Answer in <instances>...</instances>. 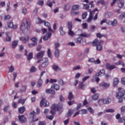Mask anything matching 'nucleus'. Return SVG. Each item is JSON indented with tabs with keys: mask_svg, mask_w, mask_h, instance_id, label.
Instances as JSON below:
<instances>
[{
	"mask_svg": "<svg viewBox=\"0 0 125 125\" xmlns=\"http://www.w3.org/2000/svg\"><path fill=\"white\" fill-rule=\"evenodd\" d=\"M75 110L73 109H69L67 112V113L65 115V117H66V118H69L70 117H71V116H72V113H74V111Z\"/></svg>",
	"mask_w": 125,
	"mask_h": 125,
	"instance_id": "24",
	"label": "nucleus"
},
{
	"mask_svg": "<svg viewBox=\"0 0 125 125\" xmlns=\"http://www.w3.org/2000/svg\"><path fill=\"white\" fill-rule=\"evenodd\" d=\"M60 32L61 36H64L66 34V32L63 30V27L62 26L60 27Z\"/></svg>",
	"mask_w": 125,
	"mask_h": 125,
	"instance_id": "36",
	"label": "nucleus"
},
{
	"mask_svg": "<svg viewBox=\"0 0 125 125\" xmlns=\"http://www.w3.org/2000/svg\"><path fill=\"white\" fill-rule=\"evenodd\" d=\"M47 53L48 57H49V58H51V50H50V49H48Z\"/></svg>",
	"mask_w": 125,
	"mask_h": 125,
	"instance_id": "50",
	"label": "nucleus"
},
{
	"mask_svg": "<svg viewBox=\"0 0 125 125\" xmlns=\"http://www.w3.org/2000/svg\"><path fill=\"white\" fill-rule=\"evenodd\" d=\"M44 25L46 26V27H48V30L49 32H52V33H54V31L52 30L51 28V27H50V23L48 22V21H44Z\"/></svg>",
	"mask_w": 125,
	"mask_h": 125,
	"instance_id": "14",
	"label": "nucleus"
},
{
	"mask_svg": "<svg viewBox=\"0 0 125 125\" xmlns=\"http://www.w3.org/2000/svg\"><path fill=\"white\" fill-rule=\"evenodd\" d=\"M116 118L117 120H119L118 123H124V122H125L124 125H125V116L121 118V114L118 113L116 115Z\"/></svg>",
	"mask_w": 125,
	"mask_h": 125,
	"instance_id": "9",
	"label": "nucleus"
},
{
	"mask_svg": "<svg viewBox=\"0 0 125 125\" xmlns=\"http://www.w3.org/2000/svg\"><path fill=\"white\" fill-rule=\"evenodd\" d=\"M43 82L42 81V78H40V79L38 80L37 82V87H41L42 85Z\"/></svg>",
	"mask_w": 125,
	"mask_h": 125,
	"instance_id": "28",
	"label": "nucleus"
},
{
	"mask_svg": "<svg viewBox=\"0 0 125 125\" xmlns=\"http://www.w3.org/2000/svg\"><path fill=\"white\" fill-rule=\"evenodd\" d=\"M117 2L118 5V7L120 8H122L124 7L125 4V1L124 0H117Z\"/></svg>",
	"mask_w": 125,
	"mask_h": 125,
	"instance_id": "13",
	"label": "nucleus"
},
{
	"mask_svg": "<svg viewBox=\"0 0 125 125\" xmlns=\"http://www.w3.org/2000/svg\"><path fill=\"white\" fill-rule=\"evenodd\" d=\"M46 123L45 121H39L38 123V125H46Z\"/></svg>",
	"mask_w": 125,
	"mask_h": 125,
	"instance_id": "54",
	"label": "nucleus"
},
{
	"mask_svg": "<svg viewBox=\"0 0 125 125\" xmlns=\"http://www.w3.org/2000/svg\"><path fill=\"white\" fill-rule=\"evenodd\" d=\"M71 7L69 4H65L64 7H63V9L64 11H69L70 10V8Z\"/></svg>",
	"mask_w": 125,
	"mask_h": 125,
	"instance_id": "26",
	"label": "nucleus"
},
{
	"mask_svg": "<svg viewBox=\"0 0 125 125\" xmlns=\"http://www.w3.org/2000/svg\"><path fill=\"white\" fill-rule=\"evenodd\" d=\"M22 13H23V14L25 15L26 14V13H27V8L23 7L22 8Z\"/></svg>",
	"mask_w": 125,
	"mask_h": 125,
	"instance_id": "58",
	"label": "nucleus"
},
{
	"mask_svg": "<svg viewBox=\"0 0 125 125\" xmlns=\"http://www.w3.org/2000/svg\"><path fill=\"white\" fill-rule=\"evenodd\" d=\"M36 71H37V68H36L34 66H32L30 69V72L32 73H34V72H36Z\"/></svg>",
	"mask_w": 125,
	"mask_h": 125,
	"instance_id": "53",
	"label": "nucleus"
},
{
	"mask_svg": "<svg viewBox=\"0 0 125 125\" xmlns=\"http://www.w3.org/2000/svg\"><path fill=\"white\" fill-rule=\"evenodd\" d=\"M80 9V6L78 4H74L72 6V10H79Z\"/></svg>",
	"mask_w": 125,
	"mask_h": 125,
	"instance_id": "33",
	"label": "nucleus"
},
{
	"mask_svg": "<svg viewBox=\"0 0 125 125\" xmlns=\"http://www.w3.org/2000/svg\"><path fill=\"white\" fill-rule=\"evenodd\" d=\"M30 118L32 119V122H38L39 121V118H36V119L35 118H36V112L35 111H32L30 113Z\"/></svg>",
	"mask_w": 125,
	"mask_h": 125,
	"instance_id": "11",
	"label": "nucleus"
},
{
	"mask_svg": "<svg viewBox=\"0 0 125 125\" xmlns=\"http://www.w3.org/2000/svg\"><path fill=\"white\" fill-rule=\"evenodd\" d=\"M73 98H74V95H73V93H72V92H70L69 93L68 99H69V100H72Z\"/></svg>",
	"mask_w": 125,
	"mask_h": 125,
	"instance_id": "43",
	"label": "nucleus"
},
{
	"mask_svg": "<svg viewBox=\"0 0 125 125\" xmlns=\"http://www.w3.org/2000/svg\"><path fill=\"white\" fill-rule=\"evenodd\" d=\"M45 93L48 94H52L54 95L55 94V91L51 88L46 89L45 90Z\"/></svg>",
	"mask_w": 125,
	"mask_h": 125,
	"instance_id": "17",
	"label": "nucleus"
},
{
	"mask_svg": "<svg viewBox=\"0 0 125 125\" xmlns=\"http://www.w3.org/2000/svg\"><path fill=\"white\" fill-rule=\"evenodd\" d=\"M54 47L55 49L54 52L55 56L57 58H58V57H59V54H60V50H59V49H58V48L60 47V43L55 42L54 43Z\"/></svg>",
	"mask_w": 125,
	"mask_h": 125,
	"instance_id": "5",
	"label": "nucleus"
},
{
	"mask_svg": "<svg viewBox=\"0 0 125 125\" xmlns=\"http://www.w3.org/2000/svg\"><path fill=\"white\" fill-rule=\"evenodd\" d=\"M30 41H32V42H34V43H36V45L38 44V38L36 37H33L30 39Z\"/></svg>",
	"mask_w": 125,
	"mask_h": 125,
	"instance_id": "40",
	"label": "nucleus"
},
{
	"mask_svg": "<svg viewBox=\"0 0 125 125\" xmlns=\"http://www.w3.org/2000/svg\"><path fill=\"white\" fill-rule=\"evenodd\" d=\"M67 28L68 29V35L70 36V37H74V36H75V33H74V31H72V29H73L72 21L68 22Z\"/></svg>",
	"mask_w": 125,
	"mask_h": 125,
	"instance_id": "6",
	"label": "nucleus"
},
{
	"mask_svg": "<svg viewBox=\"0 0 125 125\" xmlns=\"http://www.w3.org/2000/svg\"><path fill=\"white\" fill-rule=\"evenodd\" d=\"M79 37H83V38H89L90 37V34H87L86 33L84 32L83 33H81Z\"/></svg>",
	"mask_w": 125,
	"mask_h": 125,
	"instance_id": "27",
	"label": "nucleus"
},
{
	"mask_svg": "<svg viewBox=\"0 0 125 125\" xmlns=\"http://www.w3.org/2000/svg\"><path fill=\"white\" fill-rule=\"evenodd\" d=\"M105 70L102 69L99 72L96 73V77H101L102 76H104L105 75Z\"/></svg>",
	"mask_w": 125,
	"mask_h": 125,
	"instance_id": "15",
	"label": "nucleus"
},
{
	"mask_svg": "<svg viewBox=\"0 0 125 125\" xmlns=\"http://www.w3.org/2000/svg\"><path fill=\"white\" fill-rule=\"evenodd\" d=\"M103 41H98V39H96L92 42L93 46H96L97 50L99 51H101L103 49L102 43H103Z\"/></svg>",
	"mask_w": 125,
	"mask_h": 125,
	"instance_id": "3",
	"label": "nucleus"
},
{
	"mask_svg": "<svg viewBox=\"0 0 125 125\" xmlns=\"http://www.w3.org/2000/svg\"><path fill=\"white\" fill-rule=\"evenodd\" d=\"M88 12L90 13V14L87 21L88 22V23H90L93 19V16H92V12H91V10H89Z\"/></svg>",
	"mask_w": 125,
	"mask_h": 125,
	"instance_id": "21",
	"label": "nucleus"
},
{
	"mask_svg": "<svg viewBox=\"0 0 125 125\" xmlns=\"http://www.w3.org/2000/svg\"><path fill=\"white\" fill-rule=\"evenodd\" d=\"M83 8L86 10H88V9H89V5L87 4H83Z\"/></svg>",
	"mask_w": 125,
	"mask_h": 125,
	"instance_id": "44",
	"label": "nucleus"
},
{
	"mask_svg": "<svg viewBox=\"0 0 125 125\" xmlns=\"http://www.w3.org/2000/svg\"><path fill=\"white\" fill-rule=\"evenodd\" d=\"M8 108H9V104L6 105L4 107V108H3L4 112H7V110H8Z\"/></svg>",
	"mask_w": 125,
	"mask_h": 125,
	"instance_id": "60",
	"label": "nucleus"
},
{
	"mask_svg": "<svg viewBox=\"0 0 125 125\" xmlns=\"http://www.w3.org/2000/svg\"><path fill=\"white\" fill-rule=\"evenodd\" d=\"M20 40L21 41H22L24 43H26L27 42H29L30 37H29V35H25L24 37L21 38Z\"/></svg>",
	"mask_w": 125,
	"mask_h": 125,
	"instance_id": "12",
	"label": "nucleus"
},
{
	"mask_svg": "<svg viewBox=\"0 0 125 125\" xmlns=\"http://www.w3.org/2000/svg\"><path fill=\"white\" fill-rule=\"evenodd\" d=\"M26 22L27 27H26V23H25V22H22L21 26V31H22V33H24V32H25V30H26V29L28 30V28H30V26L31 25V22L30 21L29 19H26Z\"/></svg>",
	"mask_w": 125,
	"mask_h": 125,
	"instance_id": "4",
	"label": "nucleus"
},
{
	"mask_svg": "<svg viewBox=\"0 0 125 125\" xmlns=\"http://www.w3.org/2000/svg\"><path fill=\"white\" fill-rule=\"evenodd\" d=\"M121 83H122V84H125V77L122 78Z\"/></svg>",
	"mask_w": 125,
	"mask_h": 125,
	"instance_id": "64",
	"label": "nucleus"
},
{
	"mask_svg": "<svg viewBox=\"0 0 125 125\" xmlns=\"http://www.w3.org/2000/svg\"><path fill=\"white\" fill-rule=\"evenodd\" d=\"M119 83H120V80H119L117 78H115L113 79V85L114 87L118 86V84H119Z\"/></svg>",
	"mask_w": 125,
	"mask_h": 125,
	"instance_id": "19",
	"label": "nucleus"
},
{
	"mask_svg": "<svg viewBox=\"0 0 125 125\" xmlns=\"http://www.w3.org/2000/svg\"><path fill=\"white\" fill-rule=\"evenodd\" d=\"M119 92L116 94V98L119 99L118 102L119 103H123V98H124V96L125 95V91L124 90H122V88H118Z\"/></svg>",
	"mask_w": 125,
	"mask_h": 125,
	"instance_id": "2",
	"label": "nucleus"
},
{
	"mask_svg": "<svg viewBox=\"0 0 125 125\" xmlns=\"http://www.w3.org/2000/svg\"><path fill=\"white\" fill-rule=\"evenodd\" d=\"M80 108H82V104H78L76 107V111L80 110Z\"/></svg>",
	"mask_w": 125,
	"mask_h": 125,
	"instance_id": "62",
	"label": "nucleus"
},
{
	"mask_svg": "<svg viewBox=\"0 0 125 125\" xmlns=\"http://www.w3.org/2000/svg\"><path fill=\"white\" fill-rule=\"evenodd\" d=\"M87 16V12L83 13L82 14V19H83V20L85 19V18H86Z\"/></svg>",
	"mask_w": 125,
	"mask_h": 125,
	"instance_id": "48",
	"label": "nucleus"
},
{
	"mask_svg": "<svg viewBox=\"0 0 125 125\" xmlns=\"http://www.w3.org/2000/svg\"><path fill=\"white\" fill-rule=\"evenodd\" d=\"M83 39L82 37H79L75 39V42L76 43H82Z\"/></svg>",
	"mask_w": 125,
	"mask_h": 125,
	"instance_id": "23",
	"label": "nucleus"
},
{
	"mask_svg": "<svg viewBox=\"0 0 125 125\" xmlns=\"http://www.w3.org/2000/svg\"><path fill=\"white\" fill-rule=\"evenodd\" d=\"M43 105L44 107H48V106H49V102L44 99H42L40 102V106L42 107Z\"/></svg>",
	"mask_w": 125,
	"mask_h": 125,
	"instance_id": "8",
	"label": "nucleus"
},
{
	"mask_svg": "<svg viewBox=\"0 0 125 125\" xmlns=\"http://www.w3.org/2000/svg\"><path fill=\"white\" fill-rule=\"evenodd\" d=\"M63 109V104L60 103L58 104H52L51 106V111L50 112V114L53 115H50L47 117L49 120H52L54 118V115L56 113L57 111H62Z\"/></svg>",
	"mask_w": 125,
	"mask_h": 125,
	"instance_id": "1",
	"label": "nucleus"
},
{
	"mask_svg": "<svg viewBox=\"0 0 125 125\" xmlns=\"http://www.w3.org/2000/svg\"><path fill=\"white\" fill-rule=\"evenodd\" d=\"M26 89H27V86H25V85L22 86L20 90V92H21V93H23L25 92V91H26Z\"/></svg>",
	"mask_w": 125,
	"mask_h": 125,
	"instance_id": "30",
	"label": "nucleus"
},
{
	"mask_svg": "<svg viewBox=\"0 0 125 125\" xmlns=\"http://www.w3.org/2000/svg\"><path fill=\"white\" fill-rule=\"evenodd\" d=\"M92 98L93 100H98V98H99V94L97 93L94 94L92 96Z\"/></svg>",
	"mask_w": 125,
	"mask_h": 125,
	"instance_id": "34",
	"label": "nucleus"
},
{
	"mask_svg": "<svg viewBox=\"0 0 125 125\" xmlns=\"http://www.w3.org/2000/svg\"><path fill=\"white\" fill-rule=\"evenodd\" d=\"M100 87L102 89H105L106 87H109L110 86V83H106L105 82H102L100 84Z\"/></svg>",
	"mask_w": 125,
	"mask_h": 125,
	"instance_id": "10",
	"label": "nucleus"
},
{
	"mask_svg": "<svg viewBox=\"0 0 125 125\" xmlns=\"http://www.w3.org/2000/svg\"><path fill=\"white\" fill-rule=\"evenodd\" d=\"M104 104H109L110 102H111V99L107 98L106 99H104Z\"/></svg>",
	"mask_w": 125,
	"mask_h": 125,
	"instance_id": "42",
	"label": "nucleus"
},
{
	"mask_svg": "<svg viewBox=\"0 0 125 125\" xmlns=\"http://www.w3.org/2000/svg\"><path fill=\"white\" fill-rule=\"evenodd\" d=\"M25 112V107L22 106L19 108V112L20 114H23Z\"/></svg>",
	"mask_w": 125,
	"mask_h": 125,
	"instance_id": "37",
	"label": "nucleus"
},
{
	"mask_svg": "<svg viewBox=\"0 0 125 125\" xmlns=\"http://www.w3.org/2000/svg\"><path fill=\"white\" fill-rule=\"evenodd\" d=\"M46 5L49 6L50 7H52V2L48 0Z\"/></svg>",
	"mask_w": 125,
	"mask_h": 125,
	"instance_id": "59",
	"label": "nucleus"
},
{
	"mask_svg": "<svg viewBox=\"0 0 125 125\" xmlns=\"http://www.w3.org/2000/svg\"><path fill=\"white\" fill-rule=\"evenodd\" d=\"M83 29H87V23H83L82 24Z\"/></svg>",
	"mask_w": 125,
	"mask_h": 125,
	"instance_id": "63",
	"label": "nucleus"
},
{
	"mask_svg": "<svg viewBox=\"0 0 125 125\" xmlns=\"http://www.w3.org/2000/svg\"><path fill=\"white\" fill-rule=\"evenodd\" d=\"M58 83H59V84H61V85H64L66 83L64 82L63 80L60 79L59 80H58Z\"/></svg>",
	"mask_w": 125,
	"mask_h": 125,
	"instance_id": "41",
	"label": "nucleus"
},
{
	"mask_svg": "<svg viewBox=\"0 0 125 125\" xmlns=\"http://www.w3.org/2000/svg\"><path fill=\"white\" fill-rule=\"evenodd\" d=\"M9 72H10V73H12V72L14 71V67H13V66H12V65H11L10 67H9Z\"/></svg>",
	"mask_w": 125,
	"mask_h": 125,
	"instance_id": "51",
	"label": "nucleus"
},
{
	"mask_svg": "<svg viewBox=\"0 0 125 125\" xmlns=\"http://www.w3.org/2000/svg\"><path fill=\"white\" fill-rule=\"evenodd\" d=\"M43 55H44V51H41L37 54L36 57L38 59H41L43 57Z\"/></svg>",
	"mask_w": 125,
	"mask_h": 125,
	"instance_id": "16",
	"label": "nucleus"
},
{
	"mask_svg": "<svg viewBox=\"0 0 125 125\" xmlns=\"http://www.w3.org/2000/svg\"><path fill=\"white\" fill-rule=\"evenodd\" d=\"M13 27V22H7V26H5V29H8V28H10V29H12Z\"/></svg>",
	"mask_w": 125,
	"mask_h": 125,
	"instance_id": "29",
	"label": "nucleus"
},
{
	"mask_svg": "<svg viewBox=\"0 0 125 125\" xmlns=\"http://www.w3.org/2000/svg\"><path fill=\"white\" fill-rule=\"evenodd\" d=\"M106 113H114L115 110L113 109H107L105 110Z\"/></svg>",
	"mask_w": 125,
	"mask_h": 125,
	"instance_id": "49",
	"label": "nucleus"
},
{
	"mask_svg": "<svg viewBox=\"0 0 125 125\" xmlns=\"http://www.w3.org/2000/svg\"><path fill=\"white\" fill-rule=\"evenodd\" d=\"M78 88L79 89H84V84H83V82H81L79 83Z\"/></svg>",
	"mask_w": 125,
	"mask_h": 125,
	"instance_id": "32",
	"label": "nucleus"
},
{
	"mask_svg": "<svg viewBox=\"0 0 125 125\" xmlns=\"http://www.w3.org/2000/svg\"><path fill=\"white\" fill-rule=\"evenodd\" d=\"M112 26H116L118 25V21L117 20H114V21L111 22Z\"/></svg>",
	"mask_w": 125,
	"mask_h": 125,
	"instance_id": "47",
	"label": "nucleus"
},
{
	"mask_svg": "<svg viewBox=\"0 0 125 125\" xmlns=\"http://www.w3.org/2000/svg\"><path fill=\"white\" fill-rule=\"evenodd\" d=\"M90 89H91V92H92V93H95L97 91L95 87H92Z\"/></svg>",
	"mask_w": 125,
	"mask_h": 125,
	"instance_id": "55",
	"label": "nucleus"
},
{
	"mask_svg": "<svg viewBox=\"0 0 125 125\" xmlns=\"http://www.w3.org/2000/svg\"><path fill=\"white\" fill-rule=\"evenodd\" d=\"M10 18H11V16L10 15H7L4 17V20H9Z\"/></svg>",
	"mask_w": 125,
	"mask_h": 125,
	"instance_id": "57",
	"label": "nucleus"
},
{
	"mask_svg": "<svg viewBox=\"0 0 125 125\" xmlns=\"http://www.w3.org/2000/svg\"><path fill=\"white\" fill-rule=\"evenodd\" d=\"M106 67L108 70H114V69H115L116 66L115 65H111L110 64V63H107L106 64Z\"/></svg>",
	"mask_w": 125,
	"mask_h": 125,
	"instance_id": "22",
	"label": "nucleus"
},
{
	"mask_svg": "<svg viewBox=\"0 0 125 125\" xmlns=\"http://www.w3.org/2000/svg\"><path fill=\"white\" fill-rule=\"evenodd\" d=\"M25 102H26V99H20L18 101V103H19L20 104H22V105H24Z\"/></svg>",
	"mask_w": 125,
	"mask_h": 125,
	"instance_id": "38",
	"label": "nucleus"
},
{
	"mask_svg": "<svg viewBox=\"0 0 125 125\" xmlns=\"http://www.w3.org/2000/svg\"><path fill=\"white\" fill-rule=\"evenodd\" d=\"M36 43H30L28 44V47H33L34 46H36Z\"/></svg>",
	"mask_w": 125,
	"mask_h": 125,
	"instance_id": "61",
	"label": "nucleus"
},
{
	"mask_svg": "<svg viewBox=\"0 0 125 125\" xmlns=\"http://www.w3.org/2000/svg\"><path fill=\"white\" fill-rule=\"evenodd\" d=\"M51 88H54L56 90H59L60 89V86L57 84H53L51 85Z\"/></svg>",
	"mask_w": 125,
	"mask_h": 125,
	"instance_id": "25",
	"label": "nucleus"
},
{
	"mask_svg": "<svg viewBox=\"0 0 125 125\" xmlns=\"http://www.w3.org/2000/svg\"><path fill=\"white\" fill-rule=\"evenodd\" d=\"M105 4V1L104 0H101L97 2V4Z\"/></svg>",
	"mask_w": 125,
	"mask_h": 125,
	"instance_id": "52",
	"label": "nucleus"
},
{
	"mask_svg": "<svg viewBox=\"0 0 125 125\" xmlns=\"http://www.w3.org/2000/svg\"><path fill=\"white\" fill-rule=\"evenodd\" d=\"M18 42L19 41L18 40H16L12 42V48H15V47H16L17 45H18Z\"/></svg>",
	"mask_w": 125,
	"mask_h": 125,
	"instance_id": "31",
	"label": "nucleus"
},
{
	"mask_svg": "<svg viewBox=\"0 0 125 125\" xmlns=\"http://www.w3.org/2000/svg\"><path fill=\"white\" fill-rule=\"evenodd\" d=\"M48 59L47 58H43L41 60V68H43V69H44V68H46L47 66H48Z\"/></svg>",
	"mask_w": 125,
	"mask_h": 125,
	"instance_id": "7",
	"label": "nucleus"
},
{
	"mask_svg": "<svg viewBox=\"0 0 125 125\" xmlns=\"http://www.w3.org/2000/svg\"><path fill=\"white\" fill-rule=\"evenodd\" d=\"M38 24H41V23H44V21L41 19L40 18H38Z\"/></svg>",
	"mask_w": 125,
	"mask_h": 125,
	"instance_id": "56",
	"label": "nucleus"
},
{
	"mask_svg": "<svg viewBox=\"0 0 125 125\" xmlns=\"http://www.w3.org/2000/svg\"><path fill=\"white\" fill-rule=\"evenodd\" d=\"M88 111L89 113H90V114H94V109H92V107H89L88 108Z\"/></svg>",
	"mask_w": 125,
	"mask_h": 125,
	"instance_id": "46",
	"label": "nucleus"
},
{
	"mask_svg": "<svg viewBox=\"0 0 125 125\" xmlns=\"http://www.w3.org/2000/svg\"><path fill=\"white\" fill-rule=\"evenodd\" d=\"M119 19H120V20H123V19H124V21H123V23H125V13H122L119 16Z\"/></svg>",
	"mask_w": 125,
	"mask_h": 125,
	"instance_id": "35",
	"label": "nucleus"
},
{
	"mask_svg": "<svg viewBox=\"0 0 125 125\" xmlns=\"http://www.w3.org/2000/svg\"><path fill=\"white\" fill-rule=\"evenodd\" d=\"M51 36H52V34L51 32L47 33L43 38V41H47L48 39H50V38H51Z\"/></svg>",
	"mask_w": 125,
	"mask_h": 125,
	"instance_id": "20",
	"label": "nucleus"
},
{
	"mask_svg": "<svg viewBox=\"0 0 125 125\" xmlns=\"http://www.w3.org/2000/svg\"><path fill=\"white\" fill-rule=\"evenodd\" d=\"M98 104H99V105H103V104H104V99L99 100L98 101Z\"/></svg>",
	"mask_w": 125,
	"mask_h": 125,
	"instance_id": "45",
	"label": "nucleus"
},
{
	"mask_svg": "<svg viewBox=\"0 0 125 125\" xmlns=\"http://www.w3.org/2000/svg\"><path fill=\"white\" fill-rule=\"evenodd\" d=\"M19 120L21 123V124H24L27 121V119H26V117L24 116V115H20L19 116Z\"/></svg>",
	"mask_w": 125,
	"mask_h": 125,
	"instance_id": "18",
	"label": "nucleus"
},
{
	"mask_svg": "<svg viewBox=\"0 0 125 125\" xmlns=\"http://www.w3.org/2000/svg\"><path fill=\"white\" fill-rule=\"evenodd\" d=\"M33 58V53L31 52L29 53V54L27 55V59L28 61H30L31 59Z\"/></svg>",
	"mask_w": 125,
	"mask_h": 125,
	"instance_id": "39",
	"label": "nucleus"
}]
</instances>
